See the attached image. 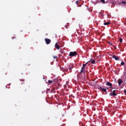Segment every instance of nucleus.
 Instances as JSON below:
<instances>
[{
  "label": "nucleus",
  "instance_id": "f257e3e1",
  "mask_svg": "<svg viewBox=\"0 0 126 126\" xmlns=\"http://www.w3.org/2000/svg\"><path fill=\"white\" fill-rule=\"evenodd\" d=\"M69 56V57H75V56H77V52H76V51L70 52Z\"/></svg>",
  "mask_w": 126,
  "mask_h": 126
},
{
  "label": "nucleus",
  "instance_id": "f03ea898",
  "mask_svg": "<svg viewBox=\"0 0 126 126\" xmlns=\"http://www.w3.org/2000/svg\"><path fill=\"white\" fill-rule=\"evenodd\" d=\"M45 41L47 45H49L51 43V39L45 38Z\"/></svg>",
  "mask_w": 126,
  "mask_h": 126
},
{
  "label": "nucleus",
  "instance_id": "7ed1b4c3",
  "mask_svg": "<svg viewBox=\"0 0 126 126\" xmlns=\"http://www.w3.org/2000/svg\"><path fill=\"white\" fill-rule=\"evenodd\" d=\"M106 84L107 86H110V88H112V87L113 86V84H112L110 82H107Z\"/></svg>",
  "mask_w": 126,
  "mask_h": 126
},
{
  "label": "nucleus",
  "instance_id": "20e7f679",
  "mask_svg": "<svg viewBox=\"0 0 126 126\" xmlns=\"http://www.w3.org/2000/svg\"><path fill=\"white\" fill-rule=\"evenodd\" d=\"M122 83H123V79L120 78L118 79V84L119 86H121Z\"/></svg>",
  "mask_w": 126,
  "mask_h": 126
},
{
  "label": "nucleus",
  "instance_id": "39448f33",
  "mask_svg": "<svg viewBox=\"0 0 126 126\" xmlns=\"http://www.w3.org/2000/svg\"><path fill=\"white\" fill-rule=\"evenodd\" d=\"M112 58L113 59H114L115 60V61H119V58L118 56H116V55H113L112 56Z\"/></svg>",
  "mask_w": 126,
  "mask_h": 126
},
{
  "label": "nucleus",
  "instance_id": "423d86ee",
  "mask_svg": "<svg viewBox=\"0 0 126 126\" xmlns=\"http://www.w3.org/2000/svg\"><path fill=\"white\" fill-rule=\"evenodd\" d=\"M85 68L82 67L81 69L80 73H82V72H84V73H85Z\"/></svg>",
  "mask_w": 126,
  "mask_h": 126
},
{
  "label": "nucleus",
  "instance_id": "0eeeda50",
  "mask_svg": "<svg viewBox=\"0 0 126 126\" xmlns=\"http://www.w3.org/2000/svg\"><path fill=\"white\" fill-rule=\"evenodd\" d=\"M101 91H102V92H105V94L106 95H107V94H108V93H107V90L106 89H104V88H102Z\"/></svg>",
  "mask_w": 126,
  "mask_h": 126
},
{
  "label": "nucleus",
  "instance_id": "6e6552de",
  "mask_svg": "<svg viewBox=\"0 0 126 126\" xmlns=\"http://www.w3.org/2000/svg\"><path fill=\"white\" fill-rule=\"evenodd\" d=\"M116 91L117 90H114L112 92V96H117V94H116Z\"/></svg>",
  "mask_w": 126,
  "mask_h": 126
},
{
  "label": "nucleus",
  "instance_id": "1a4fd4ad",
  "mask_svg": "<svg viewBox=\"0 0 126 126\" xmlns=\"http://www.w3.org/2000/svg\"><path fill=\"white\" fill-rule=\"evenodd\" d=\"M55 48H56V49H57V50H60V46H59V44H58L57 43L55 44Z\"/></svg>",
  "mask_w": 126,
  "mask_h": 126
},
{
  "label": "nucleus",
  "instance_id": "9d476101",
  "mask_svg": "<svg viewBox=\"0 0 126 126\" xmlns=\"http://www.w3.org/2000/svg\"><path fill=\"white\" fill-rule=\"evenodd\" d=\"M65 28L68 29L69 28V23H67L66 25H65Z\"/></svg>",
  "mask_w": 126,
  "mask_h": 126
},
{
  "label": "nucleus",
  "instance_id": "9b49d317",
  "mask_svg": "<svg viewBox=\"0 0 126 126\" xmlns=\"http://www.w3.org/2000/svg\"><path fill=\"white\" fill-rule=\"evenodd\" d=\"M109 24H111L110 22H107L104 23V25H109Z\"/></svg>",
  "mask_w": 126,
  "mask_h": 126
},
{
  "label": "nucleus",
  "instance_id": "f8f14e48",
  "mask_svg": "<svg viewBox=\"0 0 126 126\" xmlns=\"http://www.w3.org/2000/svg\"><path fill=\"white\" fill-rule=\"evenodd\" d=\"M87 63H88V62L86 63H85V64H83L82 67H84V68H85V66L87 65Z\"/></svg>",
  "mask_w": 126,
  "mask_h": 126
},
{
  "label": "nucleus",
  "instance_id": "ddd939ff",
  "mask_svg": "<svg viewBox=\"0 0 126 126\" xmlns=\"http://www.w3.org/2000/svg\"><path fill=\"white\" fill-rule=\"evenodd\" d=\"M48 82L49 84H51V83H53V81H52V80H49V81H48Z\"/></svg>",
  "mask_w": 126,
  "mask_h": 126
},
{
  "label": "nucleus",
  "instance_id": "4468645a",
  "mask_svg": "<svg viewBox=\"0 0 126 126\" xmlns=\"http://www.w3.org/2000/svg\"><path fill=\"white\" fill-rule=\"evenodd\" d=\"M103 88H102V87H101V86H98V87H97V89H100V90L101 91V90H102V89Z\"/></svg>",
  "mask_w": 126,
  "mask_h": 126
},
{
  "label": "nucleus",
  "instance_id": "2eb2a0df",
  "mask_svg": "<svg viewBox=\"0 0 126 126\" xmlns=\"http://www.w3.org/2000/svg\"><path fill=\"white\" fill-rule=\"evenodd\" d=\"M100 1L102 2V3H106L105 0H100Z\"/></svg>",
  "mask_w": 126,
  "mask_h": 126
},
{
  "label": "nucleus",
  "instance_id": "dca6fc26",
  "mask_svg": "<svg viewBox=\"0 0 126 126\" xmlns=\"http://www.w3.org/2000/svg\"><path fill=\"white\" fill-rule=\"evenodd\" d=\"M92 63L94 64L95 63V60H93L92 61Z\"/></svg>",
  "mask_w": 126,
  "mask_h": 126
},
{
  "label": "nucleus",
  "instance_id": "f3484780",
  "mask_svg": "<svg viewBox=\"0 0 126 126\" xmlns=\"http://www.w3.org/2000/svg\"><path fill=\"white\" fill-rule=\"evenodd\" d=\"M121 65H125V62H123L121 63Z\"/></svg>",
  "mask_w": 126,
  "mask_h": 126
},
{
  "label": "nucleus",
  "instance_id": "a211bd4d",
  "mask_svg": "<svg viewBox=\"0 0 126 126\" xmlns=\"http://www.w3.org/2000/svg\"><path fill=\"white\" fill-rule=\"evenodd\" d=\"M120 41L121 42V43H123V39L122 38H119Z\"/></svg>",
  "mask_w": 126,
  "mask_h": 126
},
{
  "label": "nucleus",
  "instance_id": "6ab92c4d",
  "mask_svg": "<svg viewBox=\"0 0 126 126\" xmlns=\"http://www.w3.org/2000/svg\"><path fill=\"white\" fill-rule=\"evenodd\" d=\"M53 58H54V59H58V56H53Z\"/></svg>",
  "mask_w": 126,
  "mask_h": 126
},
{
  "label": "nucleus",
  "instance_id": "aec40b11",
  "mask_svg": "<svg viewBox=\"0 0 126 126\" xmlns=\"http://www.w3.org/2000/svg\"><path fill=\"white\" fill-rule=\"evenodd\" d=\"M99 14L100 15H101V16H103V13H102V12H100V13H99Z\"/></svg>",
  "mask_w": 126,
  "mask_h": 126
},
{
  "label": "nucleus",
  "instance_id": "412c9836",
  "mask_svg": "<svg viewBox=\"0 0 126 126\" xmlns=\"http://www.w3.org/2000/svg\"><path fill=\"white\" fill-rule=\"evenodd\" d=\"M56 89H59V87H57V88H54V90H56Z\"/></svg>",
  "mask_w": 126,
  "mask_h": 126
},
{
  "label": "nucleus",
  "instance_id": "4be33fe9",
  "mask_svg": "<svg viewBox=\"0 0 126 126\" xmlns=\"http://www.w3.org/2000/svg\"><path fill=\"white\" fill-rule=\"evenodd\" d=\"M69 70H71V69H72V67H69Z\"/></svg>",
  "mask_w": 126,
  "mask_h": 126
},
{
  "label": "nucleus",
  "instance_id": "5701e85b",
  "mask_svg": "<svg viewBox=\"0 0 126 126\" xmlns=\"http://www.w3.org/2000/svg\"><path fill=\"white\" fill-rule=\"evenodd\" d=\"M51 92L52 93H56V91H51Z\"/></svg>",
  "mask_w": 126,
  "mask_h": 126
},
{
  "label": "nucleus",
  "instance_id": "b1692460",
  "mask_svg": "<svg viewBox=\"0 0 126 126\" xmlns=\"http://www.w3.org/2000/svg\"><path fill=\"white\" fill-rule=\"evenodd\" d=\"M109 95H110V96H113V94L110 93V94H109Z\"/></svg>",
  "mask_w": 126,
  "mask_h": 126
},
{
  "label": "nucleus",
  "instance_id": "393cba45",
  "mask_svg": "<svg viewBox=\"0 0 126 126\" xmlns=\"http://www.w3.org/2000/svg\"><path fill=\"white\" fill-rule=\"evenodd\" d=\"M76 4H78V1H76Z\"/></svg>",
  "mask_w": 126,
  "mask_h": 126
},
{
  "label": "nucleus",
  "instance_id": "a878e982",
  "mask_svg": "<svg viewBox=\"0 0 126 126\" xmlns=\"http://www.w3.org/2000/svg\"><path fill=\"white\" fill-rule=\"evenodd\" d=\"M47 91H50V89H47Z\"/></svg>",
  "mask_w": 126,
  "mask_h": 126
},
{
  "label": "nucleus",
  "instance_id": "bb28decb",
  "mask_svg": "<svg viewBox=\"0 0 126 126\" xmlns=\"http://www.w3.org/2000/svg\"><path fill=\"white\" fill-rule=\"evenodd\" d=\"M61 54H63V51H61Z\"/></svg>",
  "mask_w": 126,
  "mask_h": 126
},
{
  "label": "nucleus",
  "instance_id": "cd10ccee",
  "mask_svg": "<svg viewBox=\"0 0 126 126\" xmlns=\"http://www.w3.org/2000/svg\"><path fill=\"white\" fill-rule=\"evenodd\" d=\"M15 38V37H12V39H14Z\"/></svg>",
  "mask_w": 126,
  "mask_h": 126
},
{
  "label": "nucleus",
  "instance_id": "c85d7f7f",
  "mask_svg": "<svg viewBox=\"0 0 126 126\" xmlns=\"http://www.w3.org/2000/svg\"><path fill=\"white\" fill-rule=\"evenodd\" d=\"M113 4H115V3H114V2H113Z\"/></svg>",
  "mask_w": 126,
  "mask_h": 126
},
{
  "label": "nucleus",
  "instance_id": "c756f323",
  "mask_svg": "<svg viewBox=\"0 0 126 126\" xmlns=\"http://www.w3.org/2000/svg\"><path fill=\"white\" fill-rule=\"evenodd\" d=\"M22 84H24V83H22Z\"/></svg>",
  "mask_w": 126,
  "mask_h": 126
},
{
  "label": "nucleus",
  "instance_id": "7c9ffc66",
  "mask_svg": "<svg viewBox=\"0 0 126 126\" xmlns=\"http://www.w3.org/2000/svg\"><path fill=\"white\" fill-rule=\"evenodd\" d=\"M36 31H39V30H36Z\"/></svg>",
  "mask_w": 126,
  "mask_h": 126
},
{
  "label": "nucleus",
  "instance_id": "2f4dec72",
  "mask_svg": "<svg viewBox=\"0 0 126 126\" xmlns=\"http://www.w3.org/2000/svg\"><path fill=\"white\" fill-rule=\"evenodd\" d=\"M59 56H61V54H59Z\"/></svg>",
  "mask_w": 126,
  "mask_h": 126
},
{
  "label": "nucleus",
  "instance_id": "473e14b6",
  "mask_svg": "<svg viewBox=\"0 0 126 126\" xmlns=\"http://www.w3.org/2000/svg\"><path fill=\"white\" fill-rule=\"evenodd\" d=\"M23 81H24V80H23Z\"/></svg>",
  "mask_w": 126,
  "mask_h": 126
},
{
  "label": "nucleus",
  "instance_id": "72a5a7b5",
  "mask_svg": "<svg viewBox=\"0 0 126 126\" xmlns=\"http://www.w3.org/2000/svg\"><path fill=\"white\" fill-rule=\"evenodd\" d=\"M107 89H109V88H107Z\"/></svg>",
  "mask_w": 126,
  "mask_h": 126
}]
</instances>
